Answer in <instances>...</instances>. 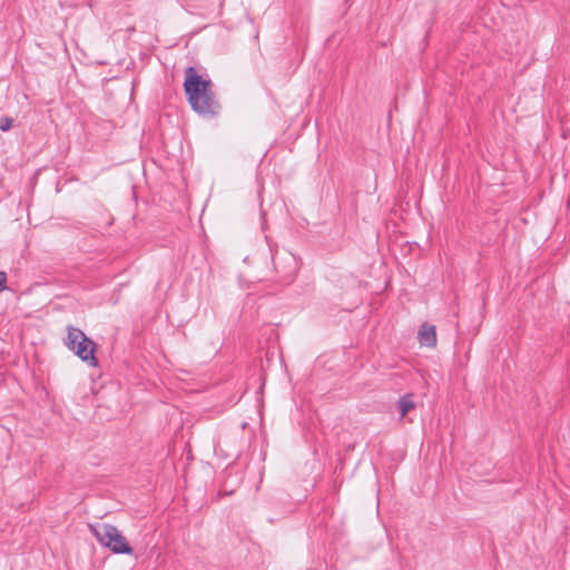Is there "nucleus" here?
I'll list each match as a JSON object with an SVG mask.
<instances>
[{
  "instance_id": "1",
  "label": "nucleus",
  "mask_w": 570,
  "mask_h": 570,
  "mask_svg": "<svg viewBox=\"0 0 570 570\" xmlns=\"http://www.w3.org/2000/svg\"><path fill=\"white\" fill-rule=\"evenodd\" d=\"M185 92L191 108L200 114L215 116L220 110V105L212 91L210 80H204L193 67L186 70Z\"/></svg>"
},
{
  "instance_id": "2",
  "label": "nucleus",
  "mask_w": 570,
  "mask_h": 570,
  "mask_svg": "<svg viewBox=\"0 0 570 570\" xmlns=\"http://www.w3.org/2000/svg\"><path fill=\"white\" fill-rule=\"evenodd\" d=\"M89 530L96 540L116 554H131L132 548L121 532L112 524H89Z\"/></svg>"
},
{
  "instance_id": "3",
  "label": "nucleus",
  "mask_w": 570,
  "mask_h": 570,
  "mask_svg": "<svg viewBox=\"0 0 570 570\" xmlns=\"http://www.w3.org/2000/svg\"><path fill=\"white\" fill-rule=\"evenodd\" d=\"M67 332L68 334L65 341L66 346L88 365L97 366L98 361L95 356V342L77 327L68 326Z\"/></svg>"
},
{
  "instance_id": "4",
  "label": "nucleus",
  "mask_w": 570,
  "mask_h": 570,
  "mask_svg": "<svg viewBox=\"0 0 570 570\" xmlns=\"http://www.w3.org/2000/svg\"><path fill=\"white\" fill-rule=\"evenodd\" d=\"M419 343L422 346L434 347L436 345V330L434 325L422 324L417 333Z\"/></svg>"
},
{
  "instance_id": "5",
  "label": "nucleus",
  "mask_w": 570,
  "mask_h": 570,
  "mask_svg": "<svg viewBox=\"0 0 570 570\" xmlns=\"http://www.w3.org/2000/svg\"><path fill=\"white\" fill-rule=\"evenodd\" d=\"M397 407L401 417H404L412 409H414L413 395L405 394L404 396H402L397 403Z\"/></svg>"
},
{
  "instance_id": "6",
  "label": "nucleus",
  "mask_w": 570,
  "mask_h": 570,
  "mask_svg": "<svg viewBox=\"0 0 570 570\" xmlns=\"http://www.w3.org/2000/svg\"><path fill=\"white\" fill-rule=\"evenodd\" d=\"M12 118L2 117L0 118V130L8 131L12 127Z\"/></svg>"
},
{
  "instance_id": "7",
  "label": "nucleus",
  "mask_w": 570,
  "mask_h": 570,
  "mask_svg": "<svg viewBox=\"0 0 570 570\" xmlns=\"http://www.w3.org/2000/svg\"><path fill=\"white\" fill-rule=\"evenodd\" d=\"M7 284V274L4 272H0V293L6 289Z\"/></svg>"
}]
</instances>
